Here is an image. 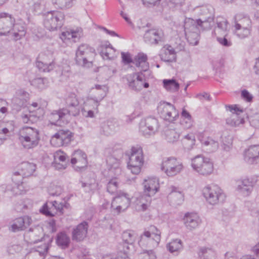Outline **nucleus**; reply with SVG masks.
<instances>
[{
  "label": "nucleus",
  "instance_id": "nucleus-1",
  "mask_svg": "<svg viewBox=\"0 0 259 259\" xmlns=\"http://www.w3.org/2000/svg\"><path fill=\"white\" fill-rule=\"evenodd\" d=\"M96 55L94 48L87 44H81L76 50L75 62L78 65L84 68L92 67Z\"/></svg>",
  "mask_w": 259,
  "mask_h": 259
},
{
  "label": "nucleus",
  "instance_id": "nucleus-2",
  "mask_svg": "<svg viewBox=\"0 0 259 259\" xmlns=\"http://www.w3.org/2000/svg\"><path fill=\"white\" fill-rule=\"evenodd\" d=\"M19 140L24 148L33 149L37 146L40 141L39 131L35 128L24 126L19 131Z\"/></svg>",
  "mask_w": 259,
  "mask_h": 259
},
{
  "label": "nucleus",
  "instance_id": "nucleus-3",
  "mask_svg": "<svg viewBox=\"0 0 259 259\" xmlns=\"http://www.w3.org/2000/svg\"><path fill=\"white\" fill-rule=\"evenodd\" d=\"M144 163V154L142 148L140 145L133 146L131 149L127 168L131 173L138 175L141 171Z\"/></svg>",
  "mask_w": 259,
  "mask_h": 259
},
{
  "label": "nucleus",
  "instance_id": "nucleus-4",
  "mask_svg": "<svg viewBox=\"0 0 259 259\" xmlns=\"http://www.w3.org/2000/svg\"><path fill=\"white\" fill-rule=\"evenodd\" d=\"M160 240V231L154 226H151L140 235L138 244L142 247L154 248L158 246Z\"/></svg>",
  "mask_w": 259,
  "mask_h": 259
},
{
  "label": "nucleus",
  "instance_id": "nucleus-5",
  "mask_svg": "<svg viewBox=\"0 0 259 259\" xmlns=\"http://www.w3.org/2000/svg\"><path fill=\"white\" fill-rule=\"evenodd\" d=\"M191 165L196 172L203 176H209L214 170L212 161L203 155H198L192 158Z\"/></svg>",
  "mask_w": 259,
  "mask_h": 259
},
{
  "label": "nucleus",
  "instance_id": "nucleus-6",
  "mask_svg": "<svg viewBox=\"0 0 259 259\" xmlns=\"http://www.w3.org/2000/svg\"><path fill=\"white\" fill-rule=\"evenodd\" d=\"M202 194L206 201L212 205L222 203L226 199L223 190L218 185L214 184L205 186L202 189Z\"/></svg>",
  "mask_w": 259,
  "mask_h": 259
},
{
  "label": "nucleus",
  "instance_id": "nucleus-7",
  "mask_svg": "<svg viewBox=\"0 0 259 259\" xmlns=\"http://www.w3.org/2000/svg\"><path fill=\"white\" fill-rule=\"evenodd\" d=\"M183 169V163L175 157L163 158L161 164V170L168 177H174L180 174Z\"/></svg>",
  "mask_w": 259,
  "mask_h": 259
},
{
  "label": "nucleus",
  "instance_id": "nucleus-8",
  "mask_svg": "<svg viewBox=\"0 0 259 259\" xmlns=\"http://www.w3.org/2000/svg\"><path fill=\"white\" fill-rule=\"evenodd\" d=\"M64 19V15L61 12L51 11L45 15L44 25L50 31L55 30L63 25Z\"/></svg>",
  "mask_w": 259,
  "mask_h": 259
},
{
  "label": "nucleus",
  "instance_id": "nucleus-9",
  "mask_svg": "<svg viewBox=\"0 0 259 259\" xmlns=\"http://www.w3.org/2000/svg\"><path fill=\"white\" fill-rule=\"evenodd\" d=\"M184 31L188 41L192 45L198 44L199 35V28L197 27L195 20L187 18L184 21Z\"/></svg>",
  "mask_w": 259,
  "mask_h": 259
},
{
  "label": "nucleus",
  "instance_id": "nucleus-10",
  "mask_svg": "<svg viewBox=\"0 0 259 259\" xmlns=\"http://www.w3.org/2000/svg\"><path fill=\"white\" fill-rule=\"evenodd\" d=\"M159 114L162 118L168 122H172L179 117V113L174 105L166 102H161L157 107Z\"/></svg>",
  "mask_w": 259,
  "mask_h": 259
},
{
  "label": "nucleus",
  "instance_id": "nucleus-11",
  "mask_svg": "<svg viewBox=\"0 0 259 259\" xmlns=\"http://www.w3.org/2000/svg\"><path fill=\"white\" fill-rule=\"evenodd\" d=\"M126 79L128 88L136 92H140L143 88H148L149 87L141 72L127 74Z\"/></svg>",
  "mask_w": 259,
  "mask_h": 259
},
{
  "label": "nucleus",
  "instance_id": "nucleus-12",
  "mask_svg": "<svg viewBox=\"0 0 259 259\" xmlns=\"http://www.w3.org/2000/svg\"><path fill=\"white\" fill-rule=\"evenodd\" d=\"M69 198V197H65L59 203L57 201L47 202L43 205L40 211L47 217H53L54 214L52 210V208L50 207L51 206V207H54L61 214H63L65 208L69 209L70 208V204L67 202Z\"/></svg>",
  "mask_w": 259,
  "mask_h": 259
},
{
  "label": "nucleus",
  "instance_id": "nucleus-13",
  "mask_svg": "<svg viewBox=\"0 0 259 259\" xmlns=\"http://www.w3.org/2000/svg\"><path fill=\"white\" fill-rule=\"evenodd\" d=\"M106 87L105 85H96L95 88L92 89L93 92L95 95L89 97L87 100V105L94 104L93 108L97 113L99 112L98 107L101 101L106 95Z\"/></svg>",
  "mask_w": 259,
  "mask_h": 259
},
{
  "label": "nucleus",
  "instance_id": "nucleus-14",
  "mask_svg": "<svg viewBox=\"0 0 259 259\" xmlns=\"http://www.w3.org/2000/svg\"><path fill=\"white\" fill-rule=\"evenodd\" d=\"M66 107L64 111L69 116H77L79 113V102L76 95L71 93L69 94L65 99Z\"/></svg>",
  "mask_w": 259,
  "mask_h": 259
},
{
  "label": "nucleus",
  "instance_id": "nucleus-15",
  "mask_svg": "<svg viewBox=\"0 0 259 259\" xmlns=\"http://www.w3.org/2000/svg\"><path fill=\"white\" fill-rule=\"evenodd\" d=\"M158 122L156 118L148 117L140 123V131L145 136L154 134L158 130Z\"/></svg>",
  "mask_w": 259,
  "mask_h": 259
},
{
  "label": "nucleus",
  "instance_id": "nucleus-16",
  "mask_svg": "<svg viewBox=\"0 0 259 259\" xmlns=\"http://www.w3.org/2000/svg\"><path fill=\"white\" fill-rule=\"evenodd\" d=\"M73 134L69 131L60 130L56 133L50 140L54 146H67L72 141Z\"/></svg>",
  "mask_w": 259,
  "mask_h": 259
},
{
  "label": "nucleus",
  "instance_id": "nucleus-17",
  "mask_svg": "<svg viewBox=\"0 0 259 259\" xmlns=\"http://www.w3.org/2000/svg\"><path fill=\"white\" fill-rule=\"evenodd\" d=\"M131 200L128 195L124 193H120L115 197L111 204V207L117 213L125 211L130 206Z\"/></svg>",
  "mask_w": 259,
  "mask_h": 259
},
{
  "label": "nucleus",
  "instance_id": "nucleus-18",
  "mask_svg": "<svg viewBox=\"0 0 259 259\" xmlns=\"http://www.w3.org/2000/svg\"><path fill=\"white\" fill-rule=\"evenodd\" d=\"M71 163L77 171L84 170L88 165L87 156L82 151L78 149L74 151Z\"/></svg>",
  "mask_w": 259,
  "mask_h": 259
},
{
  "label": "nucleus",
  "instance_id": "nucleus-19",
  "mask_svg": "<svg viewBox=\"0 0 259 259\" xmlns=\"http://www.w3.org/2000/svg\"><path fill=\"white\" fill-rule=\"evenodd\" d=\"M197 138L201 144L202 148L207 153L214 152L219 149V142L212 137L207 136L204 133H199Z\"/></svg>",
  "mask_w": 259,
  "mask_h": 259
},
{
  "label": "nucleus",
  "instance_id": "nucleus-20",
  "mask_svg": "<svg viewBox=\"0 0 259 259\" xmlns=\"http://www.w3.org/2000/svg\"><path fill=\"white\" fill-rule=\"evenodd\" d=\"M15 21L12 16L7 13H0V35H7L11 32Z\"/></svg>",
  "mask_w": 259,
  "mask_h": 259
},
{
  "label": "nucleus",
  "instance_id": "nucleus-21",
  "mask_svg": "<svg viewBox=\"0 0 259 259\" xmlns=\"http://www.w3.org/2000/svg\"><path fill=\"white\" fill-rule=\"evenodd\" d=\"M183 222L187 230L193 231L197 228L201 224V220L196 213L187 212L183 218Z\"/></svg>",
  "mask_w": 259,
  "mask_h": 259
},
{
  "label": "nucleus",
  "instance_id": "nucleus-22",
  "mask_svg": "<svg viewBox=\"0 0 259 259\" xmlns=\"http://www.w3.org/2000/svg\"><path fill=\"white\" fill-rule=\"evenodd\" d=\"M226 109L232 112L231 116L226 119V123L231 126H237L244 122V119L239 116V112H242V110L239 109L236 105H228L226 106Z\"/></svg>",
  "mask_w": 259,
  "mask_h": 259
},
{
  "label": "nucleus",
  "instance_id": "nucleus-23",
  "mask_svg": "<svg viewBox=\"0 0 259 259\" xmlns=\"http://www.w3.org/2000/svg\"><path fill=\"white\" fill-rule=\"evenodd\" d=\"M164 34L163 31L159 29H151L146 31L144 41L150 45H157L163 40Z\"/></svg>",
  "mask_w": 259,
  "mask_h": 259
},
{
  "label": "nucleus",
  "instance_id": "nucleus-24",
  "mask_svg": "<svg viewBox=\"0 0 259 259\" xmlns=\"http://www.w3.org/2000/svg\"><path fill=\"white\" fill-rule=\"evenodd\" d=\"M244 159L249 164L259 162V145H251L244 151Z\"/></svg>",
  "mask_w": 259,
  "mask_h": 259
},
{
  "label": "nucleus",
  "instance_id": "nucleus-25",
  "mask_svg": "<svg viewBox=\"0 0 259 259\" xmlns=\"http://www.w3.org/2000/svg\"><path fill=\"white\" fill-rule=\"evenodd\" d=\"M29 98V95L27 92L22 89L18 90L12 99L13 108L17 111L20 110L22 107L25 105Z\"/></svg>",
  "mask_w": 259,
  "mask_h": 259
},
{
  "label": "nucleus",
  "instance_id": "nucleus-26",
  "mask_svg": "<svg viewBox=\"0 0 259 259\" xmlns=\"http://www.w3.org/2000/svg\"><path fill=\"white\" fill-rule=\"evenodd\" d=\"M50 57L51 58V59H49V57L44 54L39 55L36 64L40 71L50 72L54 69L55 64L52 59V56L50 55Z\"/></svg>",
  "mask_w": 259,
  "mask_h": 259
},
{
  "label": "nucleus",
  "instance_id": "nucleus-27",
  "mask_svg": "<svg viewBox=\"0 0 259 259\" xmlns=\"http://www.w3.org/2000/svg\"><path fill=\"white\" fill-rule=\"evenodd\" d=\"M31 222L32 220L28 216L18 218L14 221L10 230L13 232L24 230L31 224Z\"/></svg>",
  "mask_w": 259,
  "mask_h": 259
},
{
  "label": "nucleus",
  "instance_id": "nucleus-28",
  "mask_svg": "<svg viewBox=\"0 0 259 259\" xmlns=\"http://www.w3.org/2000/svg\"><path fill=\"white\" fill-rule=\"evenodd\" d=\"M254 186V183L251 180L244 179L238 182L236 190L241 195L246 197L251 193Z\"/></svg>",
  "mask_w": 259,
  "mask_h": 259
},
{
  "label": "nucleus",
  "instance_id": "nucleus-29",
  "mask_svg": "<svg viewBox=\"0 0 259 259\" xmlns=\"http://www.w3.org/2000/svg\"><path fill=\"white\" fill-rule=\"evenodd\" d=\"M88 224L83 222L78 224L72 231V238L76 241H82L87 236Z\"/></svg>",
  "mask_w": 259,
  "mask_h": 259
},
{
  "label": "nucleus",
  "instance_id": "nucleus-30",
  "mask_svg": "<svg viewBox=\"0 0 259 259\" xmlns=\"http://www.w3.org/2000/svg\"><path fill=\"white\" fill-rule=\"evenodd\" d=\"M49 244L43 243L40 246H37L35 249H32L30 252L26 255L25 259H44L48 249Z\"/></svg>",
  "mask_w": 259,
  "mask_h": 259
},
{
  "label": "nucleus",
  "instance_id": "nucleus-31",
  "mask_svg": "<svg viewBox=\"0 0 259 259\" xmlns=\"http://www.w3.org/2000/svg\"><path fill=\"white\" fill-rule=\"evenodd\" d=\"M144 192L149 195L153 196L159 189L158 180L154 177H148L143 183Z\"/></svg>",
  "mask_w": 259,
  "mask_h": 259
},
{
  "label": "nucleus",
  "instance_id": "nucleus-32",
  "mask_svg": "<svg viewBox=\"0 0 259 259\" xmlns=\"http://www.w3.org/2000/svg\"><path fill=\"white\" fill-rule=\"evenodd\" d=\"M100 54L104 60H112L116 57L115 50L109 42H102L99 47Z\"/></svg>",
  "mask_w": 259,
  "mask_h": 259
},
{
  "label": "nucleus",
  "instance_id": "nucleus-33",
  "mask_svg": "<svg viewBox=\"0 0 259 259\" xmlns=\"http://www.w3.org/2000/svg\"><path fill=\"white\" fill-rule=\"evenodd\" d=\"M82 35V29L78 28L75 29H69L62 32L60 37L65 43L71 39H72L73 41L76 42L81 37Z\"/></svg>",
  "mask_w": 259,
  "mask_h": 259
},
{
  "label": "nucleus",
  "instance_id": "nucleus-34",
  "mask_svg": "<svg viewBox=\"0 0 259 259\" xmlns=\"http://www.w3.org/2000/svg\"><path fill=\"white\" fill-rule=\"evenodd\" d=\"M26 28L25 24L22 22H15L13 23V26L11 32H9L13 39L18 40L21 39L26 34Z\"/></svg>",
  "mask_w": 259,
  "mask_h": 259
},
{
  "label": "nucleus",
  "instance_id": "nucleus-35",
  "mask_svg": "<svg viewBox=\"0 0 259 259\" xmlns=\"http://www.w3.org/2000/svg\"><path fill=\"white\" fill-rule=\"evenodd\" d=\"M69 115L64 111L63 109L59 110L54 111L50 116V119L51 120L52 123L57 124L66 123L68 122V117Z\"/></svg>",
  "mask_w": 259,
  "mask_h": 259
},
{
  "label": "nucleus",
  "instance_id": "nucleus-36",
  "mask_svg": "<svg viewBox=\"0 0 259 259\" xmlns=\"http://www.w3.org/2000/svg\"><path fill=\"white\" fill-rule=\"evenodd\" d=\"M151 196V195L146 193L137 197L135 201L136 209L138 211L146 210L150 204Z\"/></svg>",
  "mask_w": 259,
  "mask_h": 259
},
{
  "label": "nucleus",
  "instance_id": "nucleus-37",
  "mask_svg": "<svg viewBox=\"0 0 259 259\" xmlns=\"http://www.w3.org/2000/svg\"><path fill=\"white\" fill-rule=\"evenodd\" d=\"M160 57L165 62H173L176 60V53L170 46H165L161 50Z\"/></svg>",
  "mask_w": 259,
  "mask_h": 259
},
{
  "label": "nucleus",
  "instance_id": "nucleus-38",
  "mask_svg": "<svg viewBox=\"0 0 259 259\" xmlns=\"http://www.w3.org/2000/svg\"><path fill=\"white\" fill-rule=\"evenodd\" d=\"M133 63L138 67L140 72H145L149 69L147 56L144 53L138 54L133 60Z\"/></svg>",
  "mask_w": 259,
  "mask_h": 259
},
{
  "label": "nucleus",
  "instance_id": "nucleus-39",
  "mask_svg": "<svg viewBox=\"0 0 259 259\" xmlns=\"http://www.w3.org/2000/svg\"><path fill=\"white\" fill-rule=\"evenodd\" d=\"M217 26L214 32L215 34H223L229 33L230 25L227 20L223 17H218L216 19Z\"/></svg>",
  "mask_w": 259,
  "mask_h": 259
},
{
  "label": "nucleus",
  "instance_id": "nucleus-40",
  "mask_svg": "<svg viewBox=\"0 0 259 259\" xmlns=\"http://www.w3.org/2000/svg\"><path fill=\"white\" fill-rule=\"evenodd\" d=\"M183 243L181 240L175 239L166 245L167 249L172 254L178 255L183 249Z\"/></svg>",
  "mask_w": 259,
  "mask_h": 259
},
{
  "label": "nucleus",
  "instance_id": "nucleus-41",
  "mask_svg": "<svg viewBox=\"0 0 259 259\" xmlns=\"http://www.w3.org/2000/svg\"><path fill=\"white\" fill-rule=\"evenodd\" d=\"M36 168L35 164L27 162H23L18 167V170L25 178L31 176Z\"/></svg>",
  "mask_w": 259,
  "mask_h": 259
},
{
  "label": "nucleus",
  "instance_id": "nucleus-42",
  "mask_svg": "<svg viewBox=\"0 0 259 259\" xmlns=\"http://www.w3.org/2000/svg\"><path fill=\"white\" fill-rule=\"evenodd\" d=\"M54 167L56 169H64L66 167V164H60L59 162H65L66 159V155L61 150L57 151L54 155Z\"/></svg>",
  "mask_w": 259,
  "mask_h": 259
},
{
  "label": "nucleus",
  "instance_id": "nucleus-43",
  "mask_svg": "<svg viewBox=\"0 0 259 259\" xmlns=\"http://www.w3.org/2000/svg\"><path fill=\"white\" fill-rule=\"evenodd\" d=\"M171 189V192L168 196V199L174 204H181L184 201V195L181 192L176 191L174 187H172Z\"/></svg>",
  "mask_w": 259,
  "mask_h": 259
},
{
  "label": "nucleus",
  "instance_id": "nucleus-44",
  "mask_svg": "<svg viewBox=\"0 0 259 259\" xmlns=\"http://www.w3.org/2000/svg\"><path fill=\"white\" fill-rule=\"evenodd\" d=\"M201 259H215L217 252L212 248L203 247L200 249L198 252Z\"/></svg>",
  "mask_w": 259,
  "mask_h": 259
},
{
  "label": "nucleus",
  "instance_id": "nucleus-45",
  "mask_svg": "<svg viewBox=\"0 0 259 259\" xmlns=\"http://www.w3.org/2000/svg\"><path fill=\"white\" fill-rule=\"evenodd\" d=\"M221 140L222 147L225 151H229L232 147L233 143V136L228 131H225L222 136Z\"/></svg>",
  "mask_w": 259,
  "mask_h": 259
},
{
  "label": "nucleus",
  "instance_id": "nucleus-46",
  "mask_svg": "<svg viewBox=\"0 0 259 259\" xmlns=\"http://www.w3.org/2000/svg\"><path fill=\"white\" fill-rule=\"evenodd\" d=\"M180 132L176 129L168 128L164 131L165 139L169 143L177 141L180 136Z\"/></svg>",
  "mask_w": 259,
  "mask_h": 259
},
{
  "label": "nucleus",
  "instance_id": "nucleus-47",
  "mask_svg": "<svg viewBox=\"0 0 259 259\" xmlns=\"http://www.w3.org/2000/svg\"><path fill=\"white\" fill-rule=\"evenodd\" d=\"M39 232L37 229L31 231V229L24 235L25 240L30 244H35L40 240L41 237L38 235Z\"/></svg>",
  "mask_w": 259,
  "mask_h": 259
},
{
  "label": "nucleus",
  "instance_id": "nucleus-48",
  "mask_svg": "<svg viewBox=\"0 0 259 259\" xmlns=\"http://www.w3.org/2000/svg\"><path fill=\"white\" fill-rule=\"evenodd\" d=\"M236 27H247L252 28V23L250 19L248 16H242L241 15H237L235 16V23Z\"/></svg>",
  "mask_w": 259,
  "mask_h": 259
},
{
  "label": "nucleus",
  "instance_id": "nucleus-49",
  "mask_svg": "<svg viewBox=\"0 0 259 259\" xmlns=\"http://www.w3.org/2000/svg\"><path fill=\"white\" fill-rule=\"evenodd\" d=\"M213 19L200 18L195 21L200 31L210 29L213 24Z\"/></svg>",
  "mask_w": 259,
  "mask_h": 259
},
{
  "label": "nucleus",
  "instance_id": "nucleus-50",
  "mask_svg": "<svg viewBox=\"0 0 259 259\" xmlns=\"http://www.w3.org/2000/svg\"><path fill=\"white\" fill-rule=\"evenodd\" d=\"M163 84L166 90L172 93L177 92L180 87L179 83L174 79H164Z\"/></svg>",
  "mask_w": 259,
  "mask_h": 259
},
{
  "label": "nucleus",
  "instance_id": "nucleus-51",
  "mask_svg": "<svg viewBox=\"0 0 259 259\" xmlns=\"http://www.w3.org/2000/svg\"><path fill=\"white\" fill-rule=\"evenodd\" d=\"M234 33L240 38L243 39L248 37L251 33L252 28L247 27H236L234 25Z\"/></svg>",
  "mask_w": 259,
  "mask_h": 259
},
{
  "label": "nucleus",
  "instance_id": "nucleus-52",
  "mask_svg": "<svg viewBox=\"0 0 259 259\" xmlns=\"http://www.w3.org/2000/svg\"><path fill=\"white\" fill-rule=\"evenodd\" d=\"M198 10L199 15L203 16V18L213 19V9L211 6H203L198 8Z\"/></svg>",
  "mask_w": 259,
  "mask_h": 259
},
{
  "label": "nucleus",
  "instance_id": "nucleus-53",
  "mask_svg": "<svg viewBox=\"0 0 259 259\" xmlns=\"http://www.w3.org/2000/svg\"><path fill=\"white\" fill-rule=\"evenodd\" d=\"M56 242L59 246L66 248L69 245L70 238L65 232H61L57 235Z\"/></svg>",
  "mask_w": 259,
  "mask_h": 259
},
{
  "label": "nucleus",
  "instance_id": "nucleus-54",
  "mask_svg": "<svg viewBox=\"0 0 259 259\" xmlns=\"http://www.w3.org/2000/svg\"><path fill=\"white\" fill-rule=\"evenodd\" d=\"M217 41L222 46L229 47L232 45V41L229 36L228 33L223 34H215Z\"/></svg>",
  "mask_w": 259,
  "mask_h": 259
},
{
  "label": "nucleus",
  "instance_id": "nucleus-55",
  "mask_svg": "<svg viewBox=\"0 0 259 259\" xmlns=\"http://www.w3.org/2000/svg\"><path fill=\"white\" fill-rule=\"evenodd\" d=\"M123 241L128 244H132L136 238V234L132 230L124 231L122 235Z\"/></svg>",
  "mask_w": 259,
  "mask_h": 259
},
{
  "label": "nucleus",
  "instance_id": "nucleus-56",
  "mask_svg": "<svg viewBox=\"0 0 259 259\" xmlns=\"http://www.w3.org/2000/svg\"><path fill=\"white\" fill-rule=\"evenodd\" d=\"M31 84L39 90H43L48 86L49 81L46 78H36L31 81Z\"/></svg>",
  "mask_w": 259,
  "mask_h": 259
},
{
  "label": "nucleus",
  "instance_id": "nucleus-57",
  "mask_svg": "<svg viewBox=\"0 0 259 259\" xmlns=\"http://www.w3.org/2000/svg\"><path fill=\"white\" fill-rule=\"evenodd\" d=\"M119 183L116 178L111 179L107 185V191L112 194H116L118 188Z\"/></svg>",
  "mask_w": 259,
  "mask_h": 259
},
{
  "label": "nucleus",
  "instance_id": "nucleus-58",
  "mask_svg": "<svg viewBox=\"0 0 259 259\" xmlns=\"http://www.w3.org/2000/svg\"><path fill=\"white\" fill-rule=\"evenodd\" d=\"M73 0H52L53 5L60 9L68 8L72 6Z\"/></svg>",
  "mask_w": 259,
  "mask_h": 259
},
{
  "label": "nucleus",
  "instance_id": "nucleus-59",
  "mask_svg": "<svg viewBox=\"0 0 259 259\" xmlns=\"http://www.w3.org/2000/svg\"><path fill=\"white\" fill-rule=\"evenodd\" d=\"M25 178L21 175L18 170L14 171L12 176V181L17 186L18 189H20L22 183V180Z\"/></svg>",
  "mask_w": 259,
  "mask_h": 259
},
{
  "label": "nucleus",
  "instance_id": "nucleus-60",
  "mask_svg": "<svg viewBox=\"0 0 259 259\" xmlns=\"http://www.w3.org/2000/svg\"><path fill=\"white\" fill-rule=\"evenodd\" d=\"M86 106L89 107V109L86 110L84 108L82 109V113L83 116L85 117L93 118L95 116V113H97L95 109L93 108L94 104L91 105H87V102H86Z\"/></svg>",
  "mask_w": 259,
  "mask_h": 259
},
{
  "label": "nucleus",
  "instance_id": "nucleus-61",
  "mask_svg": "<svg viewBox=\"0 0 259 259\" xmlns=\"http://www.w3.org/2000/svg\"><path fill=\"white\" fill-rule=\"evenodd\" d=\"M248 119L252 126L256 128H259V111L252 115H249Z\"/></svg>",
  "mask_w": 259,
  "mask_h": 259
},
{
  "label": "nucleus",
  "instance_id": "nucleus-62",
  "mask_svg": "<svg viewBox=\"0 0 259 259\" xmlns=\"http://www.w3.org/2000/svg\"><path fill=\"white\" fill-rule=\"evenodd\" d=\"M107 163L110 166L111 168H117L119 165V160L118 158L112 156H109L106 160Z\"/></svg>",
  "mask_w": 259,
  "mask_h": 259
},
{
  "label": "nucleus",
  "instance_id": "nucleus-63",
  "mask_svg": "<svg viewBox=\"0 0 259 259\" xmlns=\"http://www.w3.org/2000/svg\"><path fill=\"white\" fill-rule=\"evenodd\" d=\"M81 186L82 187H88L90 190L93 191L98 189V184L96 183L95 179H92L91 183L82 182Z\"/></svg>",
  "mask_w": 259,
  "mask_h": 259
},
{
  "label": "nucleus",
  "instance_id": "nucleus-64",
  "mask_svg": "<svg viewBox=\"0 0 259 259\" xmlns=\"http://www.w3.org/2000/svg\"><path fill=\"white\" fill-rule=\"evenodd\" d=\"M142 259H156L155 252L153 250H146L143 252Z\"/></svg>",
  "mask_w": 259,
  "mask_h": 259
}]
</instances>
